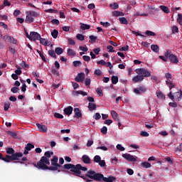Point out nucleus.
<instances>
[{
	"label": "nucleus",
	"mask_w": 182,
	"mask_h": 182,
	"mask_svg": "<svg viewBox=\"0 0 182 182\" xmlns=\"http://www.w3.org/2000/svg\"><path fill=\"white\" fill-rule=\"evenodd\" d=\"M63 168L65 170H70L71 173L74 176H77V177H80L86 182H92L93 181L92 179H90V177L87 176H90V171H95L93 170L87 171V168L85 166H82L80 164L77 165H73L72 164H66L63 165Z\"/></svg>",
	"instance_id": "obj_1"
},
{
	"label": "nucleus",
	"mask_w": 182,
	"mask_h": 182,
	"mask_svg": "<svg viewBox=\"0 0 182 182\" xmlns=\"http://www.w3.org/2000/svg\"><path fill=\"white\" fill-rule=\"evenodd\" d=\"M6 153L7 155L4 157L2 154H0V160H3L5 163H14L16 160H21L23 157V154L21 152H16L14 148H6Z\"/></svg>",
	"instance_id": "obj_2"
},
{
	"label": "nucleus",
	"mask_w": 182,
	"mask_h": 182,
	"mask_svg": "<svg viewBox=\"0 0 182 182\" xmlns=\"http://www.w3.org/2000/svg\"><path fill=\"white\" fill-rule=\"evenodd\" d=\"M90 175H87L91 180H95V181H105V182H113L116 180L114 176H109L108 178L105 177L101 173H96V171H90Z\"/></svg>",
	"instance_id": "obj_3"
},
{
	"label": "nucleus",
	"mask_w": 182,
	"mask_h": 182,
	"mask_svg": "<svg viewBox=\"0 0 182 182\" xmlns=\"http://www.w3.org/2000/svg\"><path fill=\"white\" fill-rule=\"evenodd\" d=\"M46 164L50 166V160L45 156H42L40 161L37 164L33 163V166L39 170H46Z\"/></svg>",
	"instance_id": "obj_4"
},
{
	"label": "nucleus",
	"mask_w": 182,
	"mask_h": 182,
	"mask_svg": "<svg viewBox=\"0 0 182 182\" xmlns=\"http://www.w3.org/2000/svg\"><path fill=\"white\" fill-rule=\"evenodd\" d=\"M59 158L57 156H54L53 159H51V166H48L46 164V170H50V171H56L58 168H63V166L58 164Z\"/></svg>",
	"instance_id": "obj_5"
},
{
	"label": "nucleus",
	"mask_w": 182,
	"mask_h": 182,
	"mask_svg": "<svg viewBox=\"0 0 182 182\" xmlns=\"http://www.w3.org/2000/svg\"><path fill=\"white\" fill-rule=\"evenodd\" d=\"M39 14L34 11H28L26 12V23H32L33 22L35 18H38Z\"/></svg>",
	"instance_id": "obj_6"
},
{
	"label": "nucleus",
	"mask_w": 182,
	"mask_h": 182,
	"mask_svg": "<svg viewBox=\"0 0 182 182\" xmlns=\"http://www.w3.org/2000/svg\"><path fill=\"white\" fill-rule=\"evenodd\" d=\"M135 72L137 75H141L143 79H144V77H150V76H151V73L145 68H137L135 70Z\"/></svg>",
	"instance_id": "obj_7"
},
{
	"label": "nucleus",
	"mask_w": 182,
	"mask_h": 182,
	"mask_svg": "<svg viewBox=\"0 0 182 182\" xmlns=\"http://www.w3.org/2000/svg\"><path fill=\"white\" fill-rule=\"evenodd\" d=\"M122 157L127 160V161H131L132 163H136L137 161V156H133L130 154H123Z\"/></svg>",
	"instance_id": "obj_8"
},
{
	"label": "nucleus",
	"mask_w": 182,
	"mask_h": 182,
	"mask_svg": "<svg viewBox=\"0 0 182 182\" xmlns=\"http://www.w3.org/2000/svg\"><path fill=\"white\" fill-rule=\"evenodd\" d=\"M4 41L5 42H9V43H13L14 45H16L18 40H16L15 38L11 36H3Z\"/></svg>",
	"instance_id": "obj_9"
},
{
	"label": "nucleus",
	"mask_w": 182,
	"mask_h": 182,
	"mask_svg": "<svg viewBox=\"0 0 182 182\" xmlns=\"http://www.w3.org/2000/svg\"><path fill=\"white\" fill-rule=\"evenodd\" d=\"M30 41H39L41 39V34L35 31L30 32V37L28 38Z\"/></svg>",
	"instance_id": "obj_10"
},
{
	"label": "nucleus",
	"mask_w": 182,
	"mask_h": 182,
	"mask_svg": "<svg viewBox=\"0 0 182 182\" xmlns=\"http://www.w3.org/2000/svg\"><path fill=\"white\" fill-rule=\"evenodd\" d=\"M147 89L144 85L139 86L138 88H134V92L136 95H140L141 93H146Z\"/></svg>",
	"instance_id": "obj_11"
},
{
	"label": "nucleus",
	"mask_w": 182,
	"mask_h": 182,
	"mask_svg": "<svg viewBox=\"0 0 182 182\" xmlns=\"http://www.w3.org/2000/svg\"><path fill=\"white\" fill-rule=\"evenodd\" d=\"M36 127H38L39 132H41V133H47L48 132V127L44 124H36Z\"/></svg>",
	"instance_id": "obj_12"
},
{
	"label": "nucleus",
	"mask_w": 182,
	"mask_h": 182,
	"mask_svg": "<svg viewBox=\"0 0 182 182\" xmlns=\"http://www.w3.org/2000/svg\"><path fill=\"white\" fill-rule=\"evenodd\" d=\"M83 79H85V73H80L75 77V82H77L78 83H82L83 82Z\"/></svg>",
	"instance_id": "obj_13"
},
{
	"label": "nucleus",
	"mask_w": 182,
	"mask_h": 182,
	"mask_svg": "<svg viewBox=\"0 0 182 182\" xmlns=\"http://www.w3.org/2000/svg\"><path fill=\"white\" fill-rule=\"evenodd\" d=\"M168 59L171 63H177L178 62V58H177V56L173 54H170Z\"/></svg>",
	"instance_id": "obj_14"
},
{
	"label": "nucleus",
	"mask_w": 182,
	"mask_h": 182,
	"mask_svg": "<svg viewBox=\"0 0 182 182\" xmlns=\"http://www.w3.org/2000/svg\"><path fill=\"white\" fill-rule=\"evenodd\" d=\"M73 112V107L68 106L64 109V113L67 114V116H70Z\"/></svg>",
	"instance_id": "obj_15"
},
{
	"label": "nucleus",
	"mask_w": 182,
	"mask_h": 182,
	"mask_svg": "<svg viewBox=\"0 0 182 182\" xmlns=\"http://www.w3.org/2000/svg\"><path fill=\"white\" fill-rule=\"evenodd\" d=\"M143 80H144V78H143V76H141L140 74H138L132 78V81L135 83H138V82H143Z\"/></svg>",
	"instance_id": "obj_16"
},
{
	"label": "nucleus",
	"mask_w": 182,
	"mask_h": 182,
	"mask_svg": "<svg viewBox=\"0 0 182 182\" xmlns=\"http://www.w3.org/2000/svg\"><path fill=\"white\" fill-rule=\"evenodd\" d=\"M74 113V117H76V119H80V117H82V111H80V109L75 108Z\"/></svg>",
	"instance_id": "obj_17"
},
{
	"label": "nucleus",
	"mask_w": 182,
	"mask_h": 182,
	"mask_svg": "<svg viewBox=\"0 0 182 182\" xmlns=\"http://www.w3.org/2000/svg\"><path fill=\"white\" fill-rule=\"evenodd\" d=\"M82 161L83 163H85V164H90L91 163L90 157H89L87 155H83L82 156Z\"/></svg>",
	"instance_id": "obj_18"
},
{
	"label": "nucleus",
	"mask_w": 182,
	"mask_h": 182,
	"mask_svg": "<svg viewBox=\"0 0 182 182\" xmlns=\"http://www.w3.org/2000/svg\"><path fill=\"white\" fill-rule=\"evenodd\" d=\"M111 114H112V119H114L115 122H119L120 120V119H119V114H117V112H116V111L112 110Z\"/></svg>",
	"instance_id": "obj_19"
},
{
	"label": "nucleus",
	"mask_w": 182,
	"mask_h": 182,
	"mask_svg": "<svg viewBox=\"0 0 182 182\" xmlns=\"http://www.w3.org/2000/svg\"><path fill=\"white\" fill-rule=\"evenodd\" d=\"M166 85L169 87L170 90H171V89H173V87H176V85H174L173 83V82L171 80H170V79L166 80Z\"/></svg>",
	"instance_id": "obj_20"
},
{
	"label": "nucleus",
	"mask_w": 182,
	"mask_h": 182,
	"mask_svg": "<svg viewBox=\"0 0 182 182\" xmlns=\"http://www.w3.org/2000/svg\"><path fill=\"white\" fill-rule=\"evenodd\" d=\"M151 50H153V52H155V53H159V52L160 51V47H159L158 45L152 44L151 46Z\"/></svg>",
	"instance_id": "obj_21"
},
{
	"label": "nucleus",
	"mask_w": 182,
	"mask_h": 182,
	"mask_svg": "<svg viewBox=\"0 0 182 182\" xmlns=\"http://www.w3.org/2000/svg\"><path fill=\"white\" fill-rule=\"evenodd\" d=\"M141 167L143 168H150V167H151V164L147 161H144L141 163Z\"/></svg>",
	"instance_id": "obj_22"
},
{
	"label": "nucleus",
	"mask_w": 182,
	"mask_h": 182,
	"mask_svg": "<svg viewBox=\"0 0 182 182\" xmlns=\"http://www.w3.org/2000/svg\"><path fill=\"white\" fill-rule=\"evenodd\" d=\"M112 16H124V13L119 11H112Z\"/></svg>",
	"instance_id": "obj_23"
},
{
	"label": "nucleus",
	"mask_w": 182,
	"mask_h": 182,
	"mask_svg": "<svg viewBox=\"0 0 182 182\" xmlns=\"http://www.w3.org/2000/svg\"><path fill=\"white\" fill-rule=\"evenodd\" d=\"M119 21L122 25H129V21L125 17H119Z\"/></svg>",
	"instance_id": "obj_24"
},
{
	"label": "nucleus",
	"mask_w": 182,
	"mask_h": 182,
	"mask_svg": "<svg viewBox=\"0 0 182 182\" xmlns=\"http://www.w3.org/2000/svg\"><path fill=\"white\" fill-rule=\"evenodd\" d=\"M80 28L82 31H86L90 29V25L80 23Z\"/></svg>",
	"instance_id": "obj_25"
},
{
	"label": "nucleus",
	"mask_w": 182,
	"mask_h": 182,
	"mask_svg": "<svg viewBox=\"0 0 182 182\" xmlns=\"http://www.w3.org/2000/svg\"><path fill=\"white\" fill-rule=\"evenodd\" d=\"M25 149H26V150L31 151L32 150V149H35V145H33L31 143H28L26 145Z\"/></svg>",
	"instance_id": "obj_26"
},
{
	"label": "nucleus",
	"mask_w": 182,
	"mask_h": 182,
	"mask_svg": "<svg viewBox=\"0 0 182 182\" xmlns=\"http://www.w3.org/2000/svg\"><path fill=\"white\" fill-rule=\"evenodd\" d=\"M96 107H97V106H96V104H95V103H89L88 104V109H89V110H90L91 112L92 111H93V110H96Z\"/></svg>",
	"instance_id": "obj_27"
},
{
	"label": "nucleus",
	"mask_w": 182,
	"mask_h": 182,
	"mask_svg": "<svg viewBox=\"0 0 182 182\" xmlns=\"http://www.w3.org/2000/svg\"><path fill=\"white\" fill-rule=\"evenodd\" d=\"M67 55H68V56H75V55H76V52H75L72 48H68L67 50Z\"/></svg>",
	"instance_id": "obj_28"
},
{
	"label": "nucleus",
	"mask_w": 182,
	"mask_h": 182,
	"mask_svg": "<svg viewBox=\"0 0 182 182\" xmlns=\"http://www.w3.org/2000/svg\"><path fill=\"white\" fill-rule=\"evenodd\" d=\"M44 156L46 157V159H50L51 156H53V151H47L44 153Z\"/></svg>",
	"instance_id": "obj_29"
},
{
	"label": "nucleus",
	"mask_w": 182,
	"mask_h": 182,
	"mask_svg": "<svg viewBox=\"0 0 182 182\" xmlns=\"http://www.w3.org/2000/svg\"><path fill=\"white\" fill-rule=\"evenodd\" d=\"M27 160H28V158H26V157H23L22 159H21V161H19V160H16V161H14L13 163H14V164H17V163H19L20 164H25V163L23 162V161H27Z\"/></svg>",
	"instance_id": "obj_30"
},
{
	"label": "nucleus",
	"mask_w": 182,
	"mask_h": 182,
	"mask_svg": "<svg viewBox=\"0 0 182 182\" xmlns=\"http://www.w3.org/2000/svg\"><path fill=\"white\" fill-rule=\"evenodd\" d=\"M160 9L165 14H170V10H168V7H167V6H160Z\"/></svg>",
	"instance_id": "obj_31"
},
{
	"label": "nucleus",
	"mask_w": 182,
	"mask_h": 182,
	"mask_svg": "<svg viewBox=\"0 0 182 182\" xmlns=\"http://www.w3.org/2000/svg\"><path fill=\"white\" fill-rule=\"evenodd\" d=\"M112 85H116L119 82V77L113 75L111 78Z\"/></svg>",
	"instance_id": "obj_32"
},
{
	"label": "nucleus",
	"mask_w": 182,
	"mask_h": 182,
	"mask_svg": "<svg viewBox=\"0 0 182 182\" xmlns=\"http://www.w3.org/2000/svg\"><path fill=\"white\" fill-rule=\"evenodd\" d=\"M20 66H21V68H23V69H29V65L26 64V62H25V60H23L20 63Z\"/></svg>",
	"instance_id": "obj_33"
},
{
	"label": "nucleus",
	"mask_w": 182,
	"mask_h": 182,
	"mask_svg": "<svg viewBox=\"0 0 182 182\" xmlns=\"http://www.w3.org/2000/svg\"><path fill=\"white\" fill-rule=\"evenodd\" d=\"M55 52L58 55H62V53H63V49L62 48H60V47H57L55 49Z\"/></svg>",
	"instance_id": "obj_34"
},
{
	"label": "nucleus",
	"mask_w": 182,
	"mask_h": 182,
	"mask_svg": "<svg viewBox=\"0 0 182 182\" xmlns=\"http://www.w3.org/2000/svg\"><path fill=\"white\" fill-rule=\"evenodd\" d=\"M4 112H8L9 110V107H11V102H6L4 103Z\"/></svg>",
	"instance_id": "obj_35"
},
{
	"label": "nucleus",
	"mask_w": 182,
	"mask_h": 182,
	"mask_svg": "<svg viewBox=\"0 0 182 182\" xmlns=\"http://www.w3.org/2000/svg\"><path fill=\"white\" fill-rule=\"evenodd\" d=\"M51 35H52L53 38H54V39H56V38H58V35H59V31H58V30L55 29L51 33Z\"/></svg>",
	"instance_id": "obj_36"
},
{
	"label": "nucleus",
	"mask_w": 182,
	"mask_h": 182,
	"mask_svg": "<svg viewBox=\"0 0 182 182\" xmlns=\"http://www.w3.org/2000/svg\"><path fill=\"white\" fill-rule=\"evenodd\" d=\"M76 38L77 39H78V41H85V36H83L82 34L77 33Z\"/></svg>",
	"instance_id": "obj_37"
},
{
	"label": "nucleus",
	"mask_w": 182,
	"mask_h": 182,
	"mask_svg": "<svg viewBox=\"0 0 182 182\" xmlns=\"http://www.w3.org/2000/svg\"><path fill=\"white\" fill-rule=\"evenodd\" d=\"M48 55H50V56H51V58H56V53H55V50H49Z\"/></svg>",
	"instance_id": "obj_38"
},
{
	"label": "nucleus",
	"mask_w": 182,
	"mask_h": 182,
	"mask_svg": "<svg viewBox=\"0 0 182 182\" xmlns=\"http://www.w3.org/2000/svg\"><path fill=\"white\" fill-rule=\"evenodd\" d=\"M73 63L75 68H79V66H82V62L79 60L73 61Z\"/></svg>",
	"instance_id": "obj_39"
},
{
	"label": "nucleus",
	"mask_w": 182,
	"mask_h": 182,
	"mask_svg": "<svg viewBox=\"0 0 182 182\" xmlns=\"http://www.w3.org/2000/svg\"><path fill=\"white\" fill-rule=\"evenodd\" d=\"M89 38L92 43H95V42H96V41H97V36L91 35L89 36Z\"/></svg>",
	"instance_id": "obj_40"
},
{
	"label": "nucleus",
	"mask_w": 182,
	"mask_h": 182,
	"mask_svg": "<svg viewBox=\"0 0 182 182\" xmlns=\"http://www.w3.org/2000/svg\"><path fill=\"white\" fill-rule=\"evenodd\" d=\"M145 33L147 36H156V33L151 31H146Z\"/></svg>",
	"instance_id": "obj_41"
},
{
	"label": "nucleus",
	"mask_w": 182,
	"mask_h": 182,
	"mask_svg": "<svg viewBox=\"0 0 182 182\" xmlns=\"http://www.w3.org/2000/svg\"><path fill=\"white\" fill-rule=\"evenodd\" d=\"M171 31L172 33H178V27H177L176 26H172Z\"/></svg>",
	"instance_id": "obj_42"
},
{
	"label": "nucleus",
	"mask_w": 182,
	"mask_h": 182,
	"mask_svg": "<svg viewBox=\"0 0 182 182\" xmlns=\"http://www.w3.org/2000/svg\"><path fill=\"white\" fill-rule=\"evenodd\" d=\"M11 92H12V93H18L19 87H11Z\"/></svg>",
	"instance_id": "obj_43"
},
{
	"label": "nucleus",
	"mask_w": 182,
	"mask_h": 182,
	"mask_svg": "<svg viewBox=\"0 0 182 182\" xmlns=\"http://www.w3.org/2000/svg\"><path fill=\"white\" fill-rule=\"evenodd\" d=\"M101 160H102V158H101L100 156H99V155H96V156L94 157V161H95V163H99V162H100Z\"/></svg>",
	"instance_id": "obj_44"
},
{
	"label": "nucleus",
	"mask_w": 182,
	"mask_h": 182,
	"mask_svg": "<svg viewBox=\"0 0 182 182\" xmlns=\"http://www.w3.org/2000/svg\"><path fill=\"white\" fill-rule=\"evenodd\" d=\"M141 136H142V137H149V136H150V134H149V132H145V131H141L140 132Z\"/></svg>",
	"instance_id": "obj_45"
},
{
	"label": "nucleus",
	"mask_w": 182,
	"mask_h": 182,
	"mask_svg": "<svg viewBox=\"0 0 182 182\" xmlns=\"http://www.w3.org/2000/svg\"><path fill=\"white\" fill-rule=\"evenodd\" d=\"M96 92L97 95H99V96L100 97L103 96V90H102V88L100 87L97 88Z\"/></svg>",
	"instance_id": "obj_46"
},
{
	"label": "nucleus",
	"mask_w": 182,
	"mask_h": 182,
	"mask_svg": "<svg viewBox=\"0 0 182 182\" xmlns=\"http://www.w3.org/2000/svg\"><path fill=\"white\" fill-rule=\"evenodd\" d=\"M110 8H112V9H119V4L117 3L114 2L113 4H109Z\"/></svg>",
	"instance_id": "obj_47"
},
{
	"label": "nucleus",
	"mask_w": 182,
	"mask_h": 182,
	"mask_svg": "<svg viewBox=\"0 0 182 182\" xmlns=\"http://www.w3.org/2000/svg\"><path fill=\"white\" fill-rule=\"evenodd\" d=\"M93 117H94V119H95V120H99V119H102V116L100 115V113H99V112L95 113Z\"/></svg>",
	"instance_id": "obj_48"
},
{
	"label": "nucleus",
	"mask_w": 182,
	"mask_h": 182,
	"mask_svg": "<svg viewBox=\"0 0 182 182\" xmlns=\"http://www.w3.org/2000/svg\"><path fill=\"white\" fill-rule=\"evenodd\" d=\"M77 96V95H82V96H87V92L82 91V90H78L76 92Z\"/></svg>",
	"instance_id": "obj_49"
},
{
	"label": "nucleus",
	"mask_w": 182,
	"mask_h": 182,
	"mask_svg": "<svg viewBox=\"0 0 182 182\" xmlns=\"http://www.w3.org/2000/svg\"><path fill=\"white\" fill-rule=\"evenodd\" d=\"M54 117H55L56 119H63V116L62 115V114L58 112H55L54 114Z\"/></svg>",
	"instance_id": "obj_50"
},
{
	"label": "nucleus",
	"mask_w": 182,
	"mask_h": 182,
	"mask_svg": "<svg viewBox=\"0 0 182 182\" xmlns=\"http://www.w3.org/2000/svg\"><path fill=\"white\" fill-rule=\"evenodd\" d=\"M179 25H182V14H178V19H177Z\"/></svg>",
	"instance_id": "obj_51"
},
{
	"label": "nucleus",
	"mask_w": 182,
	"mask_h": 182,
	"mask_svg": "<svg viewBox=\"0 0 182 182\" xmlns=\"http://www.w3.org/2000/svg\"><path fill=\"white\" fill-rule=\"evenodd\" d=\"M68 45H71L72 46H75L76 45V43L75 41L72 38H68Z\"/></svg>",
	"instance_id": "obj_52"
},
{
	"label": "nucleus",
	"mask_w": 182,
	"mask_h": 182,
	"mask_svg": "<svg viewBox=\"0 0 182 182\" xmlns=\"http://www.w3.org/2000/svg\"><path fill=\"white\" fill-rule=\"evenodd\" d=\"M100 25H102V26H105V28H109V26H110V23L109 22H103V21H100Z\"/></svg>",
	"instance_id": "obj_53"
},
{
	"label": "nucleus",
	"mask_w": 182,
	"mask_h": 182,
	"mask_svg": "<svg viewBox=\"0 0 182 182\" xmlns=\"http://www.w3.org/2000/svg\"><path fill=\"white\" fill-rule=\"evenodd\" d=\"M46 12H48L50 14H56L58 12V10H55L53 9H49L48 10H46Z\"/></svg>",
	"instance_id": "obj_54"
},
{
	"label": "nucleus",
	"mask_w": 182,
	"mask_h": 182,
	"mask_svg": "<svg viewBox=\"0 0 182 182\" xmlns=\"http://www.w3.org/2000/svg\"><path fill=\"white\" fill-rule=\"evenodd\" d=\"M101 133H102V134H107V128L105 126L101 129Z\"/></svg>",
	"instance_id": "obj_55"
},
{
	"label": "nucleus",
	"mask_w": 182,
	"mask_h": 182,
	"mask_svg": "<svg viewBox=\"0 0 182 182\" xmlns=\"http://www.w3.org/2000/svg\"><path fill=\"white\" fill-rule=\"evenodd\" d=\"M117 150H119L120 151H124L125 149L124 146H122V144H117Z\"/></svg>",
	"instance_id": "obj_56"
},
{
	"label": "nucleus",
	"mask_w": 182,
	"mask_h": 182,
	"mask_svg": "<svg viewBox=\"0 0 182 182\" xmlns=\"http://www.w3.org/2000/svg\"><path fill=\"white\" fill-rule=\"evenodd\" d=\"M107 49L108 50V52H109V53H114V52H116V50H113L114 48L112 46H108L107 47Z\"/></svg>",
	"instance_id": "obj_57"
},
{
	"label": "nucleus",
	"mask_w": 182,
	"mask_h": 182,
	"mask_svg": "<svg viewBox=\"0 0 182 182\" xmlns=\"http://www.w3.org/2000/svg\"><path fill=\"white\" fill-rule=\"evenodd\" d=\"M127 173L129 176H133V174H134V171H133V169H132V168H127Z\"/></svg>",
	"instance_id": "obj_58"
},
{
	"label": "nucleus",
	"mask_w": 182,
	"mask_h": 182,
	"mask_svg": "<svg viewBox=\"0 0 182 182\" xmlns=\"http://www.w3.org/2000/svg\"><path fill=\"white\" fill-rule=\"evenodd\" d=\"M91 82L92 81H91L90 78H86L85 81V86H90Z\"/></svg>",
	"instance_id": "obj_59"
},
{
	"label": "nucleus",
	"mask_w": 182,
	"mask_h": 182,
	"mask_svg": "<svg viewBox=\"0 0 182 182\" xmlns=\"http://www.w3.org/2000/svg\"><path fill=\"white\" fill-rule=\"evenodd\" d=\"M82 59L85 62H90V56H89V55H83Z\"/></svg>",
	"instance_id": "obj_60"
},
{
	"label": "nucleus",
	"mask_w": 182,
	"mask_h": 182,
	"mask_svg": "<svg viewBox=\"0 0 182 182\" xmlns=\"http://www.w3.org/2000/svg\"><path fill=\"white\" fill-rule=\"evenodd\" d=\"M97 64L102 65V66H105L106 61H105L104 60H98V61H97Z\"/></svg>",
	"instance_id": "obj_61"
},
{
	"label": "nucleus",
	"mask_w": 182,
	"mask_h": 182,
	"mask_svg": "<svg viewBox=\"0 0 182 182\" xmlns=\"http://www.w3.org/2000/svg\"><path fill=\"white\" fill-rule=\"evenodd\" d=\"M99 166H100V167H105V166H106V162L105 161V160H100V162H98Z\"/></svg>",
	"instance_id": "obj_62"
},
{
	"label": "nucleus",
	"mask_w": 182,
	"mask_h": 182,
	"mask_svg": "<svg viewBox=\"0 0 182 182\" xmlns=\"http://www.w3.org/2000/svg\"><path fill=\"white\" fill-rule=\"evenodd\" d=\"M38 41H40V43H41V45H44L46 43L47 41L45 38H42L41 37H40V38L38 39Z\"/></svg>",
	"instance_id": "obj_63"
},
{
	"label": "nucleus",
	"mask_w": 182,
	"mask_h": 182,
	"mask_svg": "<svg viewBox=\"0 0 182 182\" xmlns=\"http://www.w3.org/2000/svg\"><path fill=\"white\" fill-rule=\"evenodd\" d=\"M113 123V121L112 119H107L104 122L105 124H107V126H110Z\"/></svg>",
	"instance_id": "obj_64"
}]
</instances>
